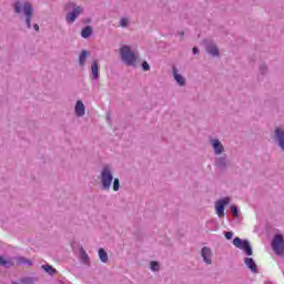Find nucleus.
I'll use <instances>...</instances> for the list:
<instances>
[{
  "label": "nucleus",
  "instance_id": "1",
  "mask_svg": "<svg viewBox=\"0 0 284 284\" xmlns=\"http://www.w3.org/2000/svg\"><path fill=\"white\" fill-rule=\"evenodd\" d=\"M209 145L215 158V168L219 170H227L230 162L227 161V154H225V145L219 138H209Z\"/></svg>",
  "mask_w": 284,
  "mask_h": 284
},
{
  "label": "nucleus",
  "instance_id": "2",
  "mask_svg": "<svg viewBox=\"0 0 284 284\" xmlns=\"http://www.w3.org/2000/svg\"><path fill=\"white\" fill-rule=\"evenodd\" d=\"M11 8L18 17L23 14L24 23L28 30H30L32 28V18L34 17V7H32V2L28 0H16L12 2Z\"/></svg>",
  "mask_w": 284,
  "mask_h": 284
},
{
  "label": "nucleus",
  "instance_id": "3",
  "mask_svg": "<svg viewBox=\"0 0 284 284\" xmlns=\"http://www.w3.org/2000/svg\"><path fill=\"white\" fill-rule=\"evenodd\" d=\"M98 179L100 181L101 190L103 192H110L112 187V182L114 181V169L112 168V165H102Z\"/></svg>",
  "mask_w": 284,
  "mask_h": 284
},
{
  "label": "nucleus",
  "instance_id": "4",
  "mask_svg": "<svg viewBox=\"0 0 284 284\" xmlns=\"http://www.w3.org/2000/svg\"><path fill=\"white\" fill-rule=\"evenodd\" d=\"M65 14V22L68 26H72L81 14L85 12V8L81 4H78L74 1H70L64 6Z\"/></svg>",
  "mask_w": 284,
  "mask_h": 284
},
{
  "label": "nucleus",
  "instance_id": "5",
  "mask_svg": "<svg viewBox=\"0 0 284 284\" xmlns=\"http://www.w3.org/2000/svg\"><path fill=\"white\" fill-rule=\"evenodd\" d=\"M120 57L121 61H123L125 65L134 67L139 60V52H136V50H132V47L123 44L120 48Z\"/></svg>",
  "mask_w": 284,
  "mask_h": 284
},
{
  "label": "nucleus",
  "instance_id": "6",
  "mask_svg": "<svg viewBox=\"0 0 284 284\" xmlns=\"http://www.w3.org/2000/svg\"><path fill=\"white\" fill-rule=\"evenodd\" d=\"M233 245L237 247V250H243L246 256H252L253 251H252V245L250 244V241L242 240L241 237H235L233 240Z\"/></svg>",
  "mask_w": 284,
  "mask_h": 284
},
{
  "label": "nucleus",
  "instance_id": "7",
  "mask_svg": "<svg viewBox=\"0 0 284 284\" xmlns=\"http://www.w3.org/2000/svg\"><path fill=\"white\" fill-rule=\"evenodd\" d=\"M271 247L277 256H283V254H284V239H283V235H281V234L275 235L273 237Z\"/></svg>",
  "mask_w": 284,
  "mask_h": 284
},
{
  "label": "nucleus",
  "instance_id": "8",
  "mask_svg": "<svg viewBox=\"0 0 284 284\" xmlns=\"http://www.w3.org/2000/svg\"><path fill=\"white\" fill-rule=\"evenodd\" d=\"M232 199L230 196L222 197L215 202V214L223 219L225 216V206L230 205Z\"/></svg>",
  "mask_w": 284,
  "mask_h": 284
},
{
  "label": "nucleus",
  "instance_id": "9",
  "mask_svg": "<svg viewBox=\"0 0 284 284\" xmlns=\"http://www.w3.org/2000/svg\"><path fill=\"white\" fill-rule=\"evenodd\" d=\"M274 141L278 145L280 150L284 152V129L276 128L274 131Z\"/></svg>",
  "mask_w": 284,
  "mask_h": 284
},
{
  "label": "nucleus",
  "instance_id": "10",
  "mask_svg": "<svg viewBox=\"0 0 284 284\" xmlns=\"http://www.w3.org/2000/svg\"><path fill=\"white\" fill-rule=\"evenodd\" d=\"M172 74L175 83H178L180 88H185V85H187V80H185V77L179 73V69H176V67L172 68Z\"/></svg>",
  "mask_w": 284,
  "mask_h": 284
},
{
  "label": "nucleus",
  "instance_id": "11",
  "mask_svg": "<svg viewBox=\"0 0 284 284\" xmlns=\"http://www.w3.org/2000/svg\"><path fill=\"white\" fill-rule=\"evenodd\" d=\"M205 265H212V248L203 246L200 252Z\"/></svg>",
  "mask_w": 284,
  "mask_h": 284
},
{
  "label": "nucleus",
  "instance_id": "12",
  "mask_svg": "<svg viewBox=\"0 0 284 284\" xmlns=\"http://www.w3.org/2000/svg\"><path fill=\"white\" fill-rule=\"evenodd\" d=\"M74 114L78 116V119L85 116V104H83V101L78 100L75 102Z\"/></svg>",
  "mask_w": 284,
  "mask_h": 284
},
{
  "label": "nucleus",
  "instance_id": "13",
  "mask_svg": "<svg viewBox=\"0 0 284 284\" xmlns=\"http://www.w3.org/2000/svg\"><path fill=\"white\" fill-rule=\"evenodd\" d=\"M206 52L211 57H219L221 54V51L219 50V47L214 42H209L206 44Z\"/></svg>",
  "mask_w": 284,
  "mask_h": 284
},
{
  "label": "nucleus",
  "instance_id": "14",
  "mask_svg": "<svg viewBox=\"0 0 284 284\" xmlns=\"http://www.w3.org/2000/svg\"><path fill=\"white\" fill-rule=\"evenodd\" d=\"M244 264L246 265V267L250 268V271L253 274H258V267L256 266V262H254V258L252 257H245L244 258Z\"/></svg>",
  "mask_w": 284,
  "mask_h": 284
},
{
  "label": "nucleus",
  "instance_id": "15",
  "mask_svg": "<svg viewBox=\"0 0 284 284\" xmlns=\"http://www.w3.org/2000/svg\"><path fill=\"white\" fill-rule=\"evenodd\" d=\"M91 75L94 81H98L99 79V61L93 60L91 63Z\"/></svg>",
  "mask_w": 284,
  "mask_h": 284
},
{
  "label": "nucleus",
  "instance_id": "16",
  "mask_svg": "<svg viewBox=\"0 0 284 284\" xmlns=\"http://www.w3.org/2000/svg\"><path fill=\"white\" fill-rule=\"evenodd\" d=\"M88 57H90V52L88 50H82L80 55H79V65L81 68L85 67V63L88 61Z\"/></svg>",
  "mask_w": 284,
  "mask_h": 284
},
{
  "label": "nucleus",
  "instance_id": "17",
  "mask_svg": "<svg viewBox=\"0 0 284 284\" xmlns=\"http://www.w3.org/2000/svg\"><path fill=\"white\" fill-rule=\"evenodd\" d=\"M80 263L90 266V255H88L83 247L80 248Z\"/></svg>",
  "mask_w": 284,
  "mask_h": 284
},
{
  "label": "nucleus",
  "instance_id": "18",
  "mask_svg": "<svg viewBox=\"0 0 284 284\" xmlns=\"http://www.w3.org/2000/svg\"><path fill=\"white\" fill-rule=\"evenodd\" d=\"M90 37H92V28L90 26H87L81 31V38L82 39H90Z\"/></svg>",
  "mask_w": 284,
  "mask_h": 284
},
{
  "label": "nucleus",
  "instance_id": "19",
  "mask_svg": "<svg viewBox=\"0 0 284 284\" xmlns=\"http://www.w3.org/2000/svg\"><path fill=\"white\" fill-rule=\"evenodd\" d=\"M98 255H99L101 263H108V261H109L108 252H105L103 248H99Z\"/></svg>",
  "mask_w": 284,
  "mask_h": 284
},
{
  "label": "nucleus",
  "instance_id": "20",
  "mask_svg": "<svg viewBox=\"0 0 284 284\" xmlns=\"http://www.w3.org/2000/svg\"><path fill=\"white\" fill-rule=\"evenodd\" d=\"M16 263L18 265H32V261H30V260H28V258H26L23 256L16 257Z\"/></svg>",
  "mask_w": 284,
  "mask_h": 284
},
{
  "label": "nucleus",
  "instance_id": "21",
  "mask_svg": "<svg viewBox=\"0 0 284 284\" xmlns=\"http://www.w3.org/2000/svg\"><path fill=\"white\" fill-rule=\"evenodd\" d=\"M42 270H44V272H47V274H50V276H53V274H57V268H54L48 264L42 265Z\"/></svg>",
  "mask_w": 284,
  "mask_h": 284
},
{
  "label": "nucleus",
  "instance_id": "22",
  "mask_svg": "<svg viewBox=\"0 0 284 284\" xmlns=\"http://www.w3.org/2000/svg\"><path fill=\"white\" fill-rule=\"evenodd\" d=\"M120 28H130V18L122 17L119 22Z\"/></svg>",
  "mask_w": 284,
  "mask_h": 284
},
{
  "label": "nucleus",
  "instance_id": "23",
  "mask_svg": "<svg viewBox=\"0 0 284 284\" xmlns=\"http://www.w3.org/2000/svg\"><path fill=\"white\" fill-rule=\"evenodd\" d=\"M111 185L113 187V192H119V190H121V181L119 180V178H113V182Z\"/></svg>",
  "mask_w": 284,
  "mask_h": 284
},
{
  "label": "nucleus",
  "instance_id": "24",
  "mask_svg": "<svg viewBox=\"0 0 284 284\" xmlns=\"http://www.w3.org/2000/svg\"><path fill=\"white\" fill-rule=\"evenodd\" d=\"M150 270L151 272H159V270H161V264H159L156 261H152L150 263Z\"/></svg>",
  "mask_w": 284,
  "mask_h": 284
},
{
  "label": "nucleus",
  "instance_id": "25",
  "mask_svg": "<svg viewBox=\"0 0 284 284\" xmlns=\"http://www.w3.org/2000/svg\"><path fill=\"white\" fill-rule=\"evenodd\" d=\"M0 265H1L2 267H11L12 262L7 261V260L3 258V257H0Z\"/></svg>",
  "mask_w": 284,
  "mask_h": 284
},
{
  "label": "nucleus",
  "instance_id": "26",
  "mask_svg": "<svg viewBox=\"0 0 284 284\" xmlns=\"http://www.w3.org/2000/svg\"><path fill=\"white\" fill-rule=\"evenodd\" d=\"M231 213L234 219H239V207L236 205L231 206Z\"/></svg>",
  "mask_w": 284,
  "mask_h": 284
},
{
  "label": "nucleus",
  "instance_id": "27",
  "mask_svg": "<svg viewBox=\"0 0 284 284\" xmlns=\"http://www.w3.org/2000/svg\"><path fill=\"white\" fill-rule=\"evenodd\" d=\"M260 72L262 74H266L267 73V64H261L260 65Z\"/></svg>",
  "mask_w": 284,
  "mask_h": 284
},
{
  "label": "nucleus",
  "instance_id": "28",
  "mask_svg": "<svg viewBox=\"0 0 284 284\" xmlns=\"http://www.w3.org/2000/svg\"><path fill=\"white\" fill-rule=\"evenodd\" d=\"M142 69L144 70V72H149V70H150V63H148V61H144V62L142 63Z\"/></svg>",
  "mask_w": 284,
  "mask_h": 284
},
{
  "label": "nucleus",
  "instance_id": "29",
  "mask_svg": "<svg viewBox=\"0 0 284 284\" xmlns=\"http://www.w3.org/2000/svg\"><path fill=\"white\" fill-rule=\"evenodd\" d=\"M224 236H225V239H227V241H230L234 236V233L233 232H225Z\"/></svg>",
  "mask_w": 284,
  "mask_h": 284
},
{
  "label": "nucleus",
  "instance_id": "30",
  "mask_svg": "<svg viewBox=\"0 0 284 284\" xmlns=\"http://www.w3.org/2000/svg\"><path fill=\"white\" fill-rule=\"evenodd\" d=\"M33 30H36V32H39V24H33Z\"/></svg>",
  "mask_w": 284,
  "mask_h": 284
},
{
  "label": "nucleus",
  "instance_id": "31",
  "mask_svg": "<svg viewBox=\"0 0 284 284\" xmlns=\"http://www.w3.org/2000/svg\"><path fill=\"white\" fill-rule=\"evenodd\" d=\"M193 54H199V49L196 47L193 48Z\"/></svg>",
  "mask_w": 284,
  "mask_h": 284
},
{
  "label": "nucleus",
  "instance_id": "32",
  "mask_svg": "<svg viewBox=\"0 0 284 284\" xmlns=\"http://www.w3.org/2000/svg\"><path fill=\"white\" fill-rule=\"evenodd\" d=\"M178 34H179L180 37H184V36H185V32L179 31Z\"/></svg>",
  "mask_w": 284,
  "mask_h": 284
}]
</instances>
